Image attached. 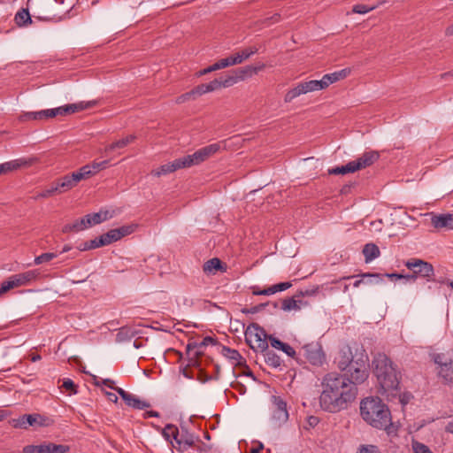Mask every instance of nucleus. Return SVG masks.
I'll return each instance as SVG.
<instances>
[{
    "label": "nucleus",
    "instance_id": "obj_22",
    "mask_svg": "<svg viewBox=\"0 0 453 453\" xmlns=\"http://www.w3.org/2000/svg\"><path fill=\"white\" fill-rule=\"evenodd\" d=\"M221 354L227 359L231 360L235 365L242 366L246 363L245 359L236 349L223 346Z\"/></svg>",
    "mask_w": 453,
    "mask_h": 453
},
{
    "label": "nucleus",
    "instance_id": "obj_39",
    "mask_svg": "<svg viewBox=\"0 0 453 453\" xmlns=\"http://www.w3.org/2000/svg\"><path fill=\"white\" fill-rule=\"evenodd\" d=\"M200 349H201V347L199 346L198 342H192L188 343L187 353L189 356H191V355L193 356V358L191 360L192 365H196V360L195 358L200 357L203 354V352L200 350Z\"/></svg>",
    "mask_w": 453,
    "mask_h": 453
},
{
    "label": "nucleus",
    "instance_id": "obj_11",
    "mask_svg": "<svg viewBox=\"0 0 453 453\" xmlns=\"http://www.w3.org/2000/svg\"><path fill=\"white\" fill-rule=\"evenodd\" d=\"M303 356L312 365L320 366L325 361V354L321 345L317 342L307 343L302 348Z\"/></svg>",
    "mask_w": 453,
    "mask_h": 453
},
{
    "label": "nucleus",
    "instance_id": "obj_29",
    "mask_svg": "<svg viewBox=\"0 0 453 453\" xmlns=\"http://www.w3.org/2000/svg\"><path fill=\"white\" fill-rule=\"evenodd\" d=\"M181 169L182 168H188L193 165H198L202 162L200 161L199 156L197 151H195L193 154L186 155L182 157L178 158Z\"/></svg>",
    "mask_w": 453,
    "mask_h": 453
},
{
    "label": "nucleus",
    "instance_id": "obj_15",
    "mask_svg": "<svg viewBox=\"0 0 453 453\" xmlns=\"http://www.w3.org/2000/svg\"><path fill=\"white\" fill-rule=\"evenodd\" d=\"M380 158V153L376 150L364 152L359 157L352 161L355 172L365 169L372 165Z\"/></svg>",
    "mask_w": 453,
    "mask_h": 453
},
{
    "label": "nucleus",
    "instance_id": "obj_4",
    "mask_svg": "<svg viewBox=\"0 0 453 453\" xmlns=\"http://www.w3.org/2000/svg\"><path fill=\"white\" fill-rule=\"evenodd\" d=\"M369 357L365 349L356 351V358L350 366L342 375L347 376L355 388L363 384L369 377Z\"/></svg>",
    "mask_w": 453,
    "mask_h": 453
},
{
    "label": "nucleus",
    "instance_id": "obj_57",
    "mask_svg": "<svg viewBox=\"0 0 453 453\" xmlns=\"http://www.w3.org/2000/svg\"><path fill=\"white\" fill-rule=\"evenodd\" d=\"M70 449L69 446L52 443L53 453H66Z\"/></svg>",
    "mask_w": 453,
    "mask_h": 453
},
{
    "label": "nucleus",
    "instance_id": "obj_23",
    "mask_svg": "<svg viewBox=\"0 0 453 453\" xmlns=\"http://www.w3.org/2000/svg\"><path fill=\"white\" fill-rule=\"evenodd\" d=\"M265 67L264 64L254 66V65H246L242 68H238L234 71V73H236L238 80L242 81L245 78L251 77L253 74L257 73L259 71L263 70Z\"/></svg>",
    "mask_w": 453,
    "mask_h": 453
},
{
    "label": "nucleus",
    "instance_id": "obj_36",
    "mask_svg": "<svg viewBox=\"0 0 453 453\" xmlns=\"http://www.w3.org/2000/svg\"><path fill=\"white\" fill-rule=\"evenodd\" d=\"M190 449L192 450V452L190 451V453H219L218 450L215 448H213L212 445L203 442L200 438L199 441L196 443H195L193 448H191Z\"/></svg>",
    "mask_w": 453,
    "mask_h": 453
},
{
    "label": "nucleus",
    "instance_id": "obj_50",
    "mask_svg": "<svg viewBox=\"0 0 453 453\" xmlns=\"http://www.w3.org/2000/svg\"><path fill=\"white\" fill-rule=\"evenodd\" d=\"M14 288L13 281L11 277L8 280L3 281L0 286V295L2 296L4 293L9 291L10 289Z\"/></svg>",
    "mask_w": 453,
    "mask_h": 453
},
{
    "label": "nucleus",
    "instance_id": "obj_12",
    "mask_svg": "<svg viewBox=\"0 0 453 453\" xmlns=\"http://www.w3.org/2000/svg\"><path fill=\"white\" fill-rule=\"evenodd\" d=\"M137 226V224H130L109 230L107 233L100 235L104 242V246L110 245L119 241L123 237L133 234L136 230Z\"/></svg>",
    "mask_w": 453,
    "mask_h": 453
},
{
    "label": "nucleus",
    "instance_id": "obj_6",
    "mask_svg": "<svg viewBox=\"0 0 453 453\" xmlns=\"http://www.w3.org/2000/svg\"><path fill=\"white\" fill-rule=\"evenodd\" d=\"M404 265L412 271L411 274H406L407 281L414 282L418 276L430 280L431 277L434 275L433 265L419 258L409 259Z\"/></svg>",
    "mask_w": 453,
    "mask_h": 453
},
{
    "label": "nucleus",
    "instance_id": "obj_61",
    "mask_svg": "<svg viewBox=\"0 0 453 453\" xmlns=\"http://www.w3.org/2000/svg\"><path fill=\"white\" fill-rule=\"evenodd\" d=\"M253 294L256 296H262V295L263 296H271V295L275 294V290L273 288V286H270L269 288H266L263 290H259V291L254 290Z\"/></svg>",
    "mask_w": 453,
    "mask_h": 453
},
{
    "label": "nucleus",
    "instance_id": "obj_33",
    "mask_svg": "<svg viewBox=\"0 0 453 453\" xmlns=\"http://www.w3.org/2000/svg\"><path fill=\"white\" fill-rule=\"evenodd\" d=\"M264 354L265 363L274 368L280 367L281 365L280 357L273 351L267 349L262 352Z\"/></svg>",
    "mask_w": 453,
    "mask_h": 453
},
{
    "label": "nucleus",
    "instance_id": "obj_59",
    "mask_svg": "<svg viewBox=\"0 0 453 453\" xmlns=\"http://www.w3.org/2000/svg\"><path fill=\"white\" fill-rule=\"evenodd\" d=\"M318 287L313 289H306V290H300L296 294V296L297 297H303V296H315L318 292Z\"/></svg>",
    "mask_w": 453,
    "mask_h": 453
},
{
    "label": "nucleus",
    "instance_id": "obj_25",
    "mask_svg": "<svg viewBox=\"0 0 453 453\" xmlns=\"http://www.w3.org/2000/svg\"><path fill=\"white\" fill-rule=\"evenodd\" d=\"M268 339L273 348L282 350L290 357H294L296 356V350L289 344L281 342L273 335H269Z\"/></svg>",
    "mask_w": 453,
    "mask_h": 453
},
{
    "label": "nucleus",
    "instance_id": "obj_48",
    "mask_svg": "<svg viewBox=\"0 0 453 453\" xmlns=\"http://www.w3.org/2000/svg\"><path fill=\"white\" fill-rule=\"evenodd\" d=\"M62 388L65 390H70L71 394H77V386L71 379H65L63 380Z\"/></svg>",
    "mask_w": 453,
    "mask_h": 453
},
{
    "label": "nucleus",
    "instance_id": "obj_10",
    "mask_svg": "<svg viewBox=\"0 0 453 453\" xmlns=\"http://www.w3.org/2000/svg\"><path fill=\"white\" fill-rule=\"evenodd\" d=\"M273 413L271 421L275 426H281L288 419V411L287 410V403L280 397L273 395Z\"/></svg>",
    "mask_w": 453,
    "mask_h": 453
},
{
    "label": "nucleus",
    "instance_id": "obj_40",
    "mask_svg": "<svg viewBox=\"0 0 453 453\" xmlns=\"http://www.w3.org/2000/svg\"><path fill=\"white\" fill-rule=\"evenodd\" d=\"M39 274L40 273L37 270H30L25 273H19L24 285H27L28 283L36 280Z\"/></svg>",
    "mask_w": 453,
    "mask_h": 453
},
{
    "label": "nucleus",
    "instance_id": "obj_27",
    "mask_svg": "<svg viewBox=\"0 0 453 453\" xmlns=\"http://www.w3.org/2000/svg\"><path fill=\"white\" fill-rule=\"evenodd\" d=\"M138 334V331L133 327L122 326L119 329L116 334L117 342H124L130 341Z\"/></svg>",
    "mask_w": 453,
    "mask_h": 453
},
{
    "label": "nucleus",
    "instance_id": "obj_9",
    "mask_svg": "<svg viewBox=\"0 0 453 453\" xmlns=\"http://www.w3.org/2000/svg\"><path fill=\"white\" fill-rule=\"evenodd\" d=\"M322 85L320 82V80H312L309 81H303L298 83L295 88L288 90L284 97V101L286 103H290L293 101L296 97L304 95L310 92L319 91L322 90Z\"/></svg>",
    "mask_w": 453,
    "mask_h": 453
},
{
    "label": "nucleus",
    "instance_id": "obj_18",
    "mask_svg": "<svg viewBox=\"0 0 453 453\" xmlns=\"http://www.w3.org/2000/svg\"><path fill=\"white\" fill-rule=\"evenodd\" d=\"M431 225L436 229L447 228L453 229V214L442 213L436 214L434 212L429 213Z\"/></svg>",
    "mask_w": 453,
    "mask_h": 453
},
{
    "label": "nucleus",
    "instance_id": "obj_17",
    "mask_svg": "<svg viewBox=\"0 0 453 453\" xmlns=\"http://www.w3.org/2000/svg\"><path fill=\"white\" fill-rule=\"evenodd\" d=\"M354 358H356V353L353 354L351 349L347 346L340 350L338 356L335 357L334 362L338 369L344 372V371L350 366L352 362H354Z\"/></svg>",
    "mask_w": 453,
    "mask_h": 453
},
{
    "label": "nucleus",
    "instance_id": "obj_19",
    "mask_svg": "<svg viewBox=\"0 0 453 453\" xmlns=\"http://www.w3.org/2000/svg\"><path fill=\"white\" fill-rule=\"evenodd\" d=\"M57 115L56 108L42 110L38 111H27L23 112L19 116V120L29 121V120H42L47 119L55 118Z\"/></svg>",
    "mask_w": 453,
    "mask_h": 453
},
{
    "label": "nucleus",
    "instance_id": "obj_20",
    "mask_svg": "<svg viewBox=\"0 0 453 453\" xmlns=\"http://www.w3.org/2000/svg\"><path fill=\"white\" fill-rule=\"evenodd\" d=\"M112 217L109 211H100L96 213L87 214L83 217L87 227L100 224Z\"/></svg>",
    "mask_w": 453,
    "mask_h": 453
},
{
    "label": "nucleus",
    "instance_id": "obj_31",
    "mask_svg": "<svg viewBox=\"0 0 453 453\" xmlns=\"http://www.w3.org/2000/svg\"><path fill=\"white\" fill-rule=\"evenodd\" d=\"M134 139H135L134 135H133V134L127 135V137L120 139V140L106 146L105 152L111 153L115 150L123 149V148L127 147L128 144H130L132 142H134Z\"/></svg>",
    "mask_w": 453,
    "mask_h": 453
},
{
    "label": "nucleus",
    "instance_id": "obj_43",
    "mask_svg": "<svg viewBox=\"0 0 453 453\" xmlns=\"http://www.w3.org/2000/svg\"><path fill=\"white\" fill-rule=\"evenodd\" d=\"M57 257H58L57 253H53V252L42 253V255L35 257L34 263H35V265H41L43 263L50 262V260H52L53 258H56Z\"/></svg>",
    "mask_w": 453,
    "mask_h": 453
},
{
    "label": "nucleus",
    "instance_id": "obj_38",
    "mask_svg": "<svg viewBox=\"0 0 453 453\" xmlns=\"http://www.w3.org/2000/svg\"><path fill=\"white\" fill-rule=\"evenodd\" d=\"M355 173V169H354L352 161L349 162L345 165L336 166V167L328 169V173L333 174V175L346 174V173Z\"/></svg>",
    "mask_w": 453,
    "mask_h": 453
},
{
    "label": "nucleus",
    "instance_id": "obj_26",
    "mask_svg": "<svg viewBox=\"0 0 453 453\" xmlns=\"http://www.w3.org/2000/svg\"><path fill=\"white\" fill-rule=\"evenodd\" d=\"M180 165V162H179L178 158H176L173 162L165 164V165H161L159 168L153 170L151 172V173L157 177H159L161 175H166L168 173L175 172L176 170L181 169L180 165Z\"/></svg>",
    "mask_w": 453,
    "mask_h": 453
},
{
    "label": "nucleus",
    "instance_id": "obj_28",
    "mask_svg": "<svg viewBox=\"0 0 453 453\" xmlns=\"http://www.w3.org/2000/svg\"><path fill=\"white\" fill-rule=\"evenodd\" d=\"M56 183L59 189V194L65 193L68 190L76 187V184L73 180L71 174H66L56 180Z\"/></svg>",
    "mask_w": 453,
    "mask_h": 453
},
{
    "label": "nucleus",
    "instance_id": "obj_1",
    "mask_svg": "<svg viewBox=\"0 0 453 453\" xmlns=\"http://www.w3.org/2000/svg\"><path fill=\"white\" fill-rule=\"evenodd\" d=\"M321 393L319 397L322 410L336 413L348 409L358 394L357 388L350 383L347 376L336 372L326 373L320 382Z\"/></svg>",
    "mask_w": 453,
    "mask_h": 453
},
{
    "label": "nucleus",
    "instance_id": "obj_37",
    "mask_svg": "<svg viewBox=\"0 0 453 453\" xmlns=\"http://www.w3.org/2000/svg\"><path fill=\"white\" fill-rule=\"evenodd\" d=\"M296 295L293 297L285 298L281 303V309L285 311H289L292 310H300V303H302L300 300L296 299Z\"/></svg>",
    "mask_w": 453,
    "mask_h": 453
},
{
    "label": "nucleus",
    "instance_id": "obj_14",
    "mask_svg": "<svg viewBox=\"0 0 453 453\" xmlns=\"http://www.w3.org/2000/svg\"><path fill=\"white\" fill-rule=\"evenodd\" d=\"M97 102L96 100L81 101L75 104H66L64 106L57 107V115L65 116L74 112L81 111L96 106Z\"/></svg>",
    "mask_w": 453,
    "mask_h": 453
},
{
    "label": "nucleus",
    "instance_id": "obj_44",
    "mask_svg": "<svg viewBox=\"0 0 453 453\" xmlns=\"http://www.w3.org/2000/svg\"><path fill=\"white\" fill-rule=\"evenodd\" d=\"M377 5L368 6L366 4H356L352 8V12L357 13V14H365L371 11H373L376 9Z\"/></svg>",
    "mask_w": 453,
    "mask_h": 453
},
{
    "label": "nucleus",
    "instance_id": "obj_53",
    "mask_svg": "<svg viewBox=\"0 0 453 453\" xmlns=\"http://www.w3.org/2000/svg\"><path fill=\"white\" fill-rule=\"evenodd\" d=\"M205 88H207L206 84H201V85L196 86L195 88H193L191 90V92H192L194 98H196L198 96H202L205 93H208L209 91Z\"/></svg>",
    "mask_w": 453,
    "mask_h": 453
},
{
    "label": "nucleus",
    "instance_id": "obj_55",
    "mask_svg": "<svg viewBox=\"0 0 453 453\" xmlns=\"http://www.w3.org/2000/svg\"><path fill=\"white\" fill-rule=\"evenodd\" d=\"M292 286L291 282H280L275 285H273V288L275 290V293L281 292L288 289Z\"/></svg>",
    "mask_w": 453,
    "mask_h": 453
},
{
    "label": "nucleus",
    "instance_id": "obj_60",
    "mask_svg": "<svg viewBox=\"0 0 453 453\" xmlns=\"http://www.w3.org/2000/svg\"><path fill=\"white\" fill-rule=\"evenodd\" d=\"M88 245L90 250L97 249L104 246V242L101 237L95 238L93 240L88 241Z\"/></svg>",
    "mask_w": 453,
    "mask_h": 453
},
{
    "label": "nucleus",
    "instance_id": "obj_52",
    "mask_svg": "<svg viewBox=\"0 0 453 453\" xmlns=\"http://www.w3.org/2000/svg\"><path fill=\"white\" fill-rule=\"evenodd\" d=\"M72 225L73 232H80L88 228L83 218L75 220L73 223H72Z\"/></svg>",
    "mask_w": 453,
    "mask_h": 453
},
{
    "label": "nucleus",
    "instance_id": "obj_7",
    "mask_svg": "<svg viewBox=\"0 0 453 453\" xmlns=\"http://www.w3.org/2000/svg\"><path fill=\"white\" fill-rule=\"evenodd\" d=\"M433 359L438 365L439 375L445 381L453 383V352L435 353Z\"/></svg>",
    "mask_w": 453,
    "mask_h": 453
},
{
    "label": "nucleus",
    "instance_id": "obj_32",
    "mask_svg": "<svg viewBox=\"0 0 453 453\" xmlns=\"http://www.w3.org/2000/svg\"><path fill=\"white\" fill-rule=\"evenodd\" d=\"M203 269L205 273L210 274L214 273L215 271L223 270L224 265L220 259L213 257L204 263Z\"/></svg>",
    "mask_w": 453,
    "mask_h": 453
},
{
    "label": "nucleus",
    "instance_id": "obj_13",
    "mask_svg": "<svg viewBox=\"0 0 453 453\" xmlns=\"http://www.w3.org/2000/svg\"><path fill=\"white\" fill-rule=\"evenodd\" d=\"M199 441V437L189 433L187 428L181 426L177 445L173 444V448L181 453H190V449Z\"/></svg>",
    "mask_w": 453,
    "mask_h": 453
},
{
    "label": "nucleus",
    "instance_id": "obj_54",
    "mask_svg": "<svg viewBox=\"0 0 453 453\" xmlns=\"http://www.w3.org/2000/svg\"><path fill=\"white\" fill-rule=\"evenodd\" d=\"M207 88H205L206 89H208L209 92H212L214 90H217L220 88H222V85H221V81L219 79H215L211 81H210L209 83H205Z\"/></svg>",
    "mask_w": 453,
    "mask_h": 453
},
{
    "label": "nucleus",
    "instance_id": "obj_2",
    "mask_svg": "<svg viewBox=\"0 0 453 453\" xmlns=\"http://www.w3.org/2000/svg\"><path fill=\"white\" fill-rule=\"evenodd\" d=\"M373 373L383 391L394 395L400 384V372L396 365L385 354H378L372 360Z\"/></svg>",
    "mask_w": 453,
    "mask_h": 453
},
{
    "label": "nucleus",
    "instance_id": "obj_34",
    "mask_svg": "<svg viewBox=\"0 0 453 453\" xmlns=\"http://www.w3.org/2000/svg\"><path fill=\"white\" fill-rule=\"evenodd\" d=\"M26 161L22 159L12 160L0 164V174L7 173L9 172L19 169L21 165H25Z\"/></svg>",
    "mask_w": 453,
    "mask_h": 453
},
{
    "label": "nucleus",
    "instance_id": "obj_8",
    "mask_svg": "<svg viewBox=\"0 0 453 453\" xmlns=\"http://www.w3.org/2000/svg\"><path fill=\"white\" fill-rule=\"evenodd\" d=\"M53 424V420L38 413L24 414L18 418L12 419V426L15 428L27 429L28 426H49Z\"/></svg>",
    "mask_w": 453,
    "mask_h": 453
},
{
    "label": "nucleus",
    "instance_id": "obj_24",
    "mask_svg": "<svg viewBox=\"0 0 453 453\" xmlns=\"http://www.w3.org/2000/svg\"><path fill=\"white\" fill-rule=\"evenodd\" d=\"M221 149L220 143H211L207 146H204L199 150H197V153L200 158V161L203 163L209 159L211 157L217 154Z\"/></svg>",
    "mask_w": 453,
    "mask_h": 453
},
{
    "label": "nucleus",
    "instance_id": "obj_63",
    "mask_svg": "<svg viewBox=\"0 0 453 453\" xmlns=\"http://www.w3.org/2000/svg\"><path fill=\"white\" fill-rule=\"evenodd\" d=\"M231 65H238L243 62L240 53H235L229 57Z\"/></svg>",
    "mask_w": 453,
    "mask_h": 453
},
{
    "label": "nucleus",
    "instance_id": "obj_56",
    "mask_svg": "<svg viewBox=\"0 0 453 453\" xmlns=\"http://www.w3.org/2000/svg\"><path fill=\"white\" fill-rule=\"evenodd\" d=\"M79 171L81 172L83 180L88 179L95 174V171H92L87 165L81 167Z\"/></svg>",
    "mask_w": 453,
    "mask_h": 453
},
{
    "label": "nucleus",
    "instance_id": "obj_35",
    "mask_svg": "<svg viewBox=\"0 0 453 453\" xmlns=\"http://www.w3.org/2000/svg\"><path fill=\"white\" fill-rule=\"evenodd\" d=\"M15 22L19 27H26L32 23L28 10L21 9L15 15Z\"/></svg>",
    "mask_w": 453,
    "mask_h": 453
},
{
    "label": "nucleus",
    "instance_id": "obj_46",
    "mask_svg": "<svg viewBox=\"0 0 453 453\" xmlns=\"http://www.w3.org/2000/svg\"><path fill=\"white\" fill-rule=\"evenodd\" d=\"M357 453H380L379 448L376 445H360Z\"/></svg>",
    "mask_w": 453,
    "mask_h": 453
},
{
    "label": "nucleus",
    "instance_id": "obj_16",
    "mask_svg": "<svg viewBox=\"0 0 453 453\" xmlns=\"http://www.w3.org/2000/svg\"><path fill=\"white\" fill-rule=\"evenodd\" d=\"M116 392L120 395L125 403L136 410H145L150 406V403L142 401L134 395L130 394L121 388H116Z\"/></svg>",
    "mask_w": 453,
    "mask_h": 453
},
{
    "label": "nucleus",
    "instance_id": "obj_41",
    "mask_svg": "<svg viewBox=\"0 0 453 453\" xmlns=\"http://www.w3.org/2000/svg\"><path fill=\"white\" fill-rule=\"evenodd\" d=\"M339 79H338V76H337V73L336 72L334 73H327V74H325L322 79L320 80V82H321V85H322V88L325 89L329 85L338 81Z\"/></svg>",
    "mask_w": 453,
    "mask_h": 453
},
{
    "label": "nucleus",
    "instance_id": "obj_49",
    "mask_svg": "<svg viewBox=\"0 0 453 453\" xmlns=\"http://www.w3.org/2000/svg\"><path fill=\"white\" fill-rule=\"evenodd\" d=\"M23 453H43L42 444L27 445L23 448Z\"/></svg>",
    "mask_w": 453,
    "mask_h": 453
},
{
    "label": "nucleus",
    "instance_id": "obj_62",
    "mask_svg": "<svg viewBox=\"0 0 453 453\" xmlns=\"http://www.w3.org/2000/svg\"><path fill=\"white\" fill-rule=\"evenodd\" d=\"M306 423L309 427H315L319 423V418L316 416H309Z\"/></svg>",
    "mask_w": 453,
    "mask_h": 453
},
{
    "label": "nucleus",
    "instance_id": "obj_47",
    "mask_svg": "<svg viewBox=\"0 0 453 453\" xmlns=\"http://www.w3.org/2000/svg\"><path fill=\"white\" fill-rule=\"evenodd\" d=\"M412 448H413L414 453H432L430 449L426 445H425L421 442L414 441L412 443Z\"/></svg>",
    "mask_w": 453,
    "mask_h": 453
},
{
    "label": "nucleus",
    "instance_id": "obj_5",
    "mask_svg": "<svg viewBox=\"0 0 453 453\" xmlns=\"http://www.w3.org/2000/svg\"><path fill=\"white\" fill-rule=\"evenodd\" d=\"M268 336L265 329L257 323L250 324L245 331V341L255 352L267 350Z\"/></svg>",
    "mask_w": 453,
    "mask_h": 453
},
{
    "label": "nucleus",
    "instance_id": "obj_45",
    "mask_svg": "<svg viewBox=\"0 0 453 453\" xmlns=\"http://www.w3.org/2000/svg\"><path fill=\"white\" fill-rule=\"evenodd\" d=\"M219 80L221 81L222 88L231 87L239 81L236 73H234L232 75H227L226 77L220 78Z\"/></svg>",
    "mask_w": 453,
    "mask_h": 453
},
{
    "label": "nucleus",
    "instance_id": "obj_42",
    "mask_svg": "<svg viewBox=\"0 0 453 453\" xmlns=\"http://www.w3.org/2000/svg\"><path fill=\"white\" fill-rule=\"evenodd\" d=\"M55 193L59 194V189H58V187L56 182L53 183L50 188H46V189L42 190V192L38 193L35 196V199L47 198V197L53 196Z\"/></svg>",
    "mask_w": 453,
    "mask_h": 453
},
{
    "label": "nucleus",
    "instance_id": "obj_21",
    "mask_svg": "<svg viewBox=\"0 0 453 453\" xmlns=\"http://www.w3.org/2000/svg\"><path fill=\"white\" fill-rule=\"evenodd\" d=\"M163 437L171 444L177 445V441L179 440L180 431L178 427L172 424H167L161 432Z\"/></svg>",
    "mask_w": 453,
    "mask_h": 453
},
{
    "label": "nucleus",
    "instance_id": "obj_64",
    "mask_svg": "<svg viewBox=\"0 0 453 453\" xmlns=\"http://www.w3.org/2000/svg\"><path fill=\"white\" fill-rule=\"evenodd\" d=\"M209 344L215 345V344H217V341L211 336H206L203 338V340L201 342H199V346L201 348L205 347Z\"/></svg>",
    "mask_w": 453,
    "mask_h": 453
},
{
    "label": "nucleus",
    "instance_id": "obj_3",
    "mask_svg": "<svg viewBox=\"0 0 453 453\" xmlns=\"http://www.w3.org/2000/svg\"><path fill=\"white\" fill-rule=\"evenodd\" d=\"M363 419L378 429H387L391 424L388 407L379 397H366L360 403Z\"/></svg>",
    "mask_w": 453,
    "mask_h": 453
},
{
    "label": "nucleus",
    "instance_id": "obj_30",
    "mask_svg": "<svg viewBox=\"0 0 453 453\" xmlns=\"http://www.w3.org/2000/svg\"><path fill=\"white\" fill-rule=\"evenodd\" d=\"M363 254L365 256V263H369L377 258L380 252L378 246L374 243H367L364 246Z\"/></svg>",
    "mask_w": 453,
    "mask_h": 453
},
{
    "label": "nucleus",
    "instance_id": "obj_51",
    "mask_svg": "<svg viewBox=\"0 0 453 453\" xmlns=\"http://www.w3.org/2000/svg\"><path fill=\"white\" fill-rule=\"evenodd\" d=\"M258 50L257 48L256 47H250V48H246L244 50H242L240 53L242 60H246L248 59L250 57H251L252 55H254L255 53H257Z\"/></svg>",
    "mask_w": 453,
    "mask_h": 453
},
{
    "label": "nucleus",
    "instance_id": "obj_58",
    "mask_svg": "<svg viewBox=\"0 0 453 453\" xmlns=\"http://www.w3.org/2000/svg\"><path fill=\"white\" fill-rule=\"evenodd\" d=\"M191 99H195V98H194V96L192 95V92L190 90V91H188L187 93H184V94L180 95V96H178L176 98V103L180 104H183V103H185L187 101H189Z\"/></svg>",
    "mask_w": 453,
    "mask_h": 453
}]
</instances>
